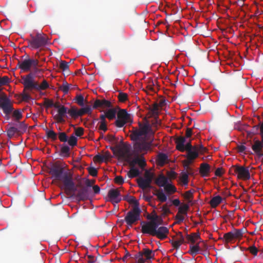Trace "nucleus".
<instances>
[{
    "instance_id": "0eeeda50",
    "label": "nucleus",
    "mask_w": 263,
    "mask_h": 263,
    "mask_svg": "<svg viewBox=\"0 0 263 263\" xmlns=\"http://www.w3.org/2000/svg\"><path fill=\"white\" fill-rule=\"evenodd\" d=\"M141 213V210L139 207L133 208L127 212L124 218L125 221L128 226H132L135 222L140 220Z\"/></svg>"
},
{
    "instance_id": "9b49d317",
    "label": "nucleus",
    "mask_w": 263,
    "mask_h": 263,
    "mask_svg": "<svg viewBox=\"0 0 263 263\" xmlns=\"http://www.w3.org/2000/svg\"><path fill=\"white\" fill-rule=\"evenodd\" d=\"M76 197L79 201L88 199L89 198L88 189L85 186H82L81 189L78 191Z\"/></svg>"
},
{
    "instance_id": "6e6d98bb",
    "label": "nucleus",
    "mask_w": 263,
    "mask_h": 263,
    "mask_svg": "<svg viewBox=\"0 0 263 263\" xmlns=\"http://www.w3.org/2000/svg\"><path fill=\"white\" fill-rule=\"evenodd\" d=\"M118 98L120 102H124L125 101L127 100L128 95L126 93L120 92L118 95Z\"/></svg>"
},
{
    "instance_id": "393cba45",
    "label": "nucleus",
    "mask_w": 263,
    "mask_h": 263,
    "mask_svg": "<svg viewBox=\"0 0 263 263\" xmlns=\"http://www.w3.org/2000/svg\"><path fill=\"white\" fill-rule=\"evenodd\" d=\"M199 243L200 241L196 243L195 245H193V244L191 245L188 253L192 256H195L198 254L200 251Z\"/></svg>"
},
{
    "instance_id": "e2e57ef3",
    "label": "nucleus",
    "mask_w": 263,
    "mask_h": 263,
    "mask_svg": "<svg viewBox=\"0 0 263 263\" xmlns=\"http://www.w3.org/2000/svg\"><path fill=\"white\" fill-rule=\"evenodd\" d=\"M104 156L100 154H98L94 157V160L99 163H102L104 161Z\"/></svg>"
},
{
    "instance_id": "20e7f679",
    "label": "nucleus",
    "mask_w": 263,
    "mask_h": 263,
    "mask_svg": "<svg viewBox=\"0 0 263 263\" xmlns=\"http://www.w3.org/2000/svg\"><path fill=\"white\" fill-rule=\"evenodd\" d=\"M21 78L23 80L22 83L25 89H34L36 91H41L45 90L49 87V84L45 80H44L40 85L37 82H34L32 72H30L26 76H22Z\"/></svg>"
},
{
    "instance_id": "dca6fc26",
    "label": "nucleus",
    "mask_w": 263,
    "mask_h": 263,
    "mask_svg": "<svg viewBox=\"0 0 263 263\" xmlns=\"http://www.w3.org/2000/svg\"><path fill=\"white\" fill-rule=\"evenodd\" d=\"M159 114V105L157 103H155L151 107H149L148 115L149 117L154 118L157 120Z\"/></svg>"
},
{
    "instance_id": "a878e982",
    "label": "nucleus",
    "mask_w": 263,
    "mask_h": 263,
    "mask_svg": "<svg viewBox=\"0 0 263 263\" xmlns=\"http://www.w3.org/2000/svg\"><path fill=\"white\" fill-rule=\"evenodd\" d=\"M70 147L66 144H62L60 149V156L64 157H68L70 156Z\"/></svg>"
},
{
    "instance_id": "c85d7f7f",
    "label": "nucleus",
    "mask_w": 263,
    "mask_h": 263,
    "mask_svg": "<svg viewBox=\"0 0 263 263\" xmlns=\"http://www.w3.org/2000/svg\"><path fill=\"white\" fill-rule=\"evenodd\" d=\"M143 256L145 257L146 260H149L154 257L155 253L152 250L147 249L144 248L142 250Z\"/></svg>"
},
{
    "instance_id": "864d4df0",
    "label": "nucleus",
    "mask_w": 263,
    "mask_h": 263,
    "mask_svg": "<svg viewBox=\"0 0 263 263\" xmlns=\"http://www.w3.org/2000/svg\"><path fill=\"white\" fill-rule=\"evenodd\" d=\"M10 79L7 76H4L0 78V86L5 85L10 82Z\"/></svg>"
},
{
    "instance_id": "4468645a",
    "label": "nucleus",
    "mask_w": 263,
    "mask_h": 263,
    "mask_svg": "<svg viewBox=\"0 0 263 263\" xmlns=\"http://www.w3.org/2000/svg\"><path fill=\"white\" fill-rule=\"evenodd\" d=\"M129 164L130 167H135V165L137 164L142 169H143L146 165L145 160L143 158L139 157L133 159L129 162Z\"/></svg>"
},
{
    "instance_id": "de8ad7c7",
    "label": "nucleus",
    "mask_w": 263,
    "mask_h": 263,
    "mask_svg": "<svg viewBox=\"0 0 263 263\" xmlns=\"http://www.w3.org/2000/svg\"><path fill=\"white\" fill-rule=\"evenodd\" d=\"M68 136L65 132H60L58 134V138L62 142H66L68 140Z\"/></svg>"
},
{
    "instance_id": "338daca9",
    "label": "nucleus",
    "mask_w": 263,
    "mask_h": 263,
    "mask_svg": "<svg viewBox=\"0 0 263 263\" xmlns=\"http://www.w3.org/2000/svg\"><path fill=\"white\" fill-rule=\"evenodd\" d=\"M102 100H96L93 105L92 108L93 109L98 108V107H102Z\"/></svg>"
},
{
    "instance_id": "7ed1b4c3",
    "label": "nucleus",
    "mask_w": 263,
    "mask_h": 263,
    "mask_svg": "<svg viewBox=\"0 0 263 263\" xmlns=\"http://www.w3.org/2000/svg\"><path fill=\"white\" fill-rule=\"evenodd\" d=\"M143 224L141 227V232L143 234H148L157 237L160 240H163L167 237L169 233L168 229L164 226L158 227L156 221H152L146 222H142Z\"/></svg>"
},
{
    "instance_id": "5fc2aeb1",
    "label": "nucleus",
    "mask_w": 263,
    "mask_h": 263,
    "mask_svg": "<svg viewBox=\"0 0 263 263\" xmlns=\"http://www.w3.org/2000/svg\"><path fill=\"white\" fill-rule=\"evenodd\" d=\"M127 122V121L117 118L115 122V125L118 127H122Z\"/></svg>"
},
{
    "instance_id": "4be33fe9",
    "label": "nucleus",
    "mask_w": 263,
    "mask_h": 263,
    "mask_svg": "<svg viewBox=\"0 0 263 263\" xmlns=\"http://www.w3.org/2000/svg\"><path fill=\"white\" fill-rule=\"evenodd\" d=\"M210 171V166L208 163H201L200 167L199 172L203 177L209 176Z\"/></svg>"
},
{
    "instance_id": "603ef678",
    "label": "nucleus",
    "mask_w": 263,
    "mask_h": 263,
    "mask_svg": "<svg viewBox=\"0 0 263 263\" xmlns=\"http://www.w3.org/2000/svg\"><path fill=\"white\" fill-rule=\"evenodd\" d=\"M60 89L64 94H67L69 89V84L67 82L64 83L63 85L60 86Z\"/></svg>"
},
{
    "instance_id": "4c0bfd02",
    "label": "nucleus",
    "mask_w": 263,
    "mask_h": 263,
    "mask_svg": "<svg viewBox=\"0 0 263 263\" xmlns=\"http://www.w3.org/2000/svg\"><path fill=\"white\" fill-rule=\"evenodd\" d=\"M130 204H133L134 205L133 208L139 207V203L138 201L134 196H129L127 199H124Z\"/></svg>"
},
{
    "instance_id": "2eb2a0df",
    "label": "nucleus",
    "mask_w": 263,
    "mask_h": 263,
    "mask_svg": "<svg viewBox=\"0 0 263 263\" xmlns=\"http://www.w3.org/2000/svg\"><path fill=\"white\" fill-rule=\"evenodd\" d=\"M17 66L23 72H28L31 70V64L29 59H25L22 61H19Z\"/></svg>"
},
{
    "instance_id": "6ab92c4d",
    "label": "nucleus",
    "mask_w": 263,
    "mask_h": 263,
    "mask_svg": "<svg viewBox=\"0 0 263 263\" xmlns=\"http://www.w3.org/2000/svg\"><path fill=\"white\" fill-rule=\"evenodd\" d=\"M186 238L187 242H191V245L194 244L196 241L199 240L200 242L201 241L200 236L199 233H192L190 234H186Z\"/></svg>"
},
{
    "instance_id": "f257e3e1",
    "label": "nucleus",
    "mask_w": 263,
    "mask_h": 263,
    "mask_svg": "<svg viewBox=\"0 0 263 263\" xmlns=\"http://www.w3.org/2000/svg\"><path fill=\"white\" fill-rule=\"evenodd\" d=\"M151 129L150 125L147 124H140L139 128H135L130 132V138L134 141V149L138 153H146L152 150V141H148L147 135Z\"/></svg>"
},
{
    "instance_id": "f8f14e48",
    "label": "nucleus",
    "mask_w": 263,
    "mask_h": 263,
    "mask_svg": "<svg viewBox=\"0 0 263 263\" xmlns=\"http://www.w3.org/2000/svg\"><path fill=\"white\" fill-rule=\"evenodd\" d=\"M120 192L118 189H111L108 193V197L112 202L119 203L121 199L119 198Z\"/></svg>"
},
{
    "instance_id": "09e8293b",
    "label": "nucleus",
    "mask_w": 263,
    "mask_h": 263,
    "mask_svg": "<svg viewBox=\"0 0 263 263\" xmlns=\"http://www.w3.org/2000/svg\"><path fill=\"white\" fill-rule=\"evenodd\" d=\"M260 127L261 125L260 123L257 125H254L251 129V133L253 135L259 134V133H260Z\"/></svg>"
},
{
    "instance_id": "423d86ee",
    "label": "nucleus",
    "mask_w": 263,
    "mask_h": 263,
    "mask_svg": "<svg viewBox=\"0 0 263 263\" xmlns=\"http://www.w3.org/2000/svg\"><path fill=\"white\" fill-rule=\"evenodd\" d=\"M0 108L3 110L5 115V118L7 120H9L10 119V114L13 111V107L11 100L5 93L0 96Z\"/></svg>"
},
{
    "instance_id": "bf43d9fd",
    "label": "nucleus",
    "mask_w": 263,
    "mask_h": 263,
    "mask_svg": "<svg viewBox=\"0 0 263 263\" xmlns=\"http://www.w3.org/2000/svg\"><path fill=\"white\" fill-rule=\"evenodd\" d=\"M84 97L81 95H80L76 97L77 103L81 106H84Z\"/></svg>"
},
{
    "instance_id": "cd10ccee",
    "label": "nucleus",
    "mask_w": 263,
    "mask_h": 263,
    "mask_svg": "<svg viewBox=\"0 0 263 263\" xmlns=\"http://www.w3.org/2000/svg\"><path fill=\"white\" fill-rule=\"evenodd\" d=\"M10 126L7 129V136L9 138H12L15 134L18 135V130L16 129V126L10 125Z\"/></svg>"
},
{
    "instance_id": "9d476101",
    "label": "nucleus",
    "mask_w": 263,
    "mask_h": 263,
    "mask_svg": "<svg viewBox=\"0 0 263 263\" xmlns=\"http://www.w3.org/2000/svg\"><path fill=\"white\" fill-rule=\"evenodd\" d=\"M9 125H13L16 126L17 130H18V136H21L26 132L28 125L24 121H17L14 123H9Z\"/></svg>"
},
{
    "instance_id": "7c9ffc66",
    "label": "nucleus",
    "mask_w": 263,
    "mask_h": 263,
    "mask_svg": "<svg viewBox=\"0 0 263 263\" xmlns=\"http://www.w3.org/2000/svg\"><path fill=\"white\" fill-rule=\"evenodd\" d=\"M164 191L168 195H171L177 192L176 187L173 184L168 183L164 186Z\"/></svg>"
},
{
    "instance_id": "c9c22d12",
    "label": "nucleus",
    "mask_w": 263,
    "mask_h": 263,
    "mask_svg": "<svg viewBox=\"0 0 263 263\" xmlns=\"http://www.w3.org/2000/svg\"><path fill=\"white\" fill-rule=\"evenodd\" d=\"M47 137L52 141H55L57 139L58 134L53 130H49L47 128L45 130Z\"/></svg>"
},
{
    "instance_id": "f3484780",
    "label": "nucleus",
    "mask_w": 263,
    "mask_h": 263,
    "mask_svg": "<svg viewBox=\"0 0 263 263\" xmlns=\"http://www.w3.org/2000/svg\"><path fill=\"white\" fill-rule=\"evenodd\" d=\"M185 137L180 136L178 137L175 141L176 149L181 152H184L185 148L184 147V145L185 144Z\"/></svg>"
},
{
    "instance_id": "e433bc0d",
    "label": "nucleus",
    "mask_w": 263,
    "mask_h": 263,
    "mask_svg": "<svg viewBox=\"0 0 263 263\" xmlns=\"http://www.w3.org/2000/svg\"><path fill=\"white\" fill-rule=\"evenodd\" d=\"M91 108L89 105H86V106L81 108L80 110H79V115L80 116H82L85 114L90 115L91 114Z\"/></svg>"
},
{
    "instance_id": "bb28decb",
    "label": "nucleus",
    "mask_w": 263,
    "mask_h": 263,
    "mask_svg": "<svg viewBox=\"0 0 263 263\" xmlns=\"http://www.w3.org/2000/svg\"><path fill=\"white\" fill-rule=\"evenodd\" d=\"M12 115V118L15 122L19 121L23 117V114L21 109H13L12 112L11 114Z\"/></svg>"
},
{
    "instance_id": "680f3d73",
    "label": "nucleus",
    "mask_w": 263,
    "mask_h": 263,
    "mask_svg": "<svg viewBox=\"0 0 263 263\" xmlns=\"http://www.w3.org/2000/svg\"><path fill=\"white\" fill-rule=\"evenodd\" d=\"M74 134L78 137H81L84 134V129L82 127L75 128Z\"/></svg>"
},
{
    "instance_id": "69168bd1",
    "label": "nucleus",
    "mask_w": 263,
    "mask_h": 263,
    "mask_svg": "<svg viewBox=\"0 0 263 263\" xmlns=\"http://www.w3.org/2000/svg\"><path fill=\"white\" fill-rule=\"evenodd\" d=\"M250 252L254 256H256L258 252V249L254 246H251L248 248Z\"/></svg>"
},
{
    "instance_id": "aec40b11",
    "label": "nucleus",
    "mask_w": 263,
    "mask_h": 263,
    "mask_svg": "<svg viewBox=\"0 0 263 263\" xmlns=\"http://www.w3.org/2000/svg\"><path fill=\"white\" fill-rule=\"evenodd\" d=\"M117 109L116 108H111L106 110L104 114H102L106 118L112 120L116 118Z\"/></svg>"
},
{
    "instance_id": "49530a36",
    "label": "nucleus",
    "mask_w": 263,
    "mask_h": 263,
    "mask_svg": "<svg viewBox=\"0 0 263 263\" xmlns=\"http://www.w3.org/2000/svg\"><path fill=\"white\" fill-rule=\"evenodd\" d=\"M189 176L186 173H182L180 177V180L184 185H187L189 182Z\"/></svg>"
},
{
    "instance_id": "473e14b6",
    "label": "nucleus",
    "mask_w": 263,
    "mask_h": 263,
    "mask_svg": "<svg viewBox=\"0 0 263 263\" xmlns=\"http://www.w3.org/2000/svg\"><path fill=\"white\" fill-rule=\"evenodd\" d=\"M100 125L99 126V129L103 130L105 132L107 130L106 118L103 115L101 114L100 116Z\"/></svg>"
},
{
    "instance_id": "a19ab883",
    "label": "nucleus",
    "mask_w": 263,
    "mask_h": 263,
    "mask_svg": "<svg viewBox=\"0 0 263 263\" xmlns=\"http://www.w3.org/2000/svg\"><path fill=\"white\" fill-rule=\"evenodd\" d=\"M223 238L227 242H231L235 239L232 231L224 234L223 235Z\"/></svg>"
},
{
    "instance_id": "39448f33",
    "label": "nucleus",
    "mask_w": 263,
    "mask_h": 263,
    "mask_svg": "<svg viewBox=\"0 0 263 263\" xmlns=\"http://www.w3.org/2000/svg\"><path fill=\"white\" fill-rule=\"evenodd\" d=\"M31 39L28 40V46L33 49L45 46L48 43V38L44 33L37 32L35 35L30 34Z\"/></svg>"
},
{
    "instance_id": "13d9d810",
    "label": "nucleus",
    "mask_w": 263,
    "mask_h": 263,
    "mask_svg": "<svg viewBox=\"0 0 263 263\" xmlns=\"http://www.w3.org/2000/svg\"><path fill=\"white\" fill-rule=\"evenodd\" d=\"M162 211V215L166 216L168 214H170L171 213L170 209L168 208L167 205L164 204L161 207Z\"/></svg>"
},
{
    "instance_id": "6e6552de",
    "label": "nucleus",
    "mask_w": 263,
    "mask_h": 263,
    "mask_svg": "<svg viewBox=\"0 0 263 263\" xmlns=\"http://www.w3.org/2000/svg\"><path fill=\"white\" fill-rule=\"evenodd\" d=\"M234 173L237 174L239 179L248 180L250 178V174L248 168L242 166H234Z\"/></svg>"
},
{
    "instance_id": "412c9836",
    "label": "nucleus",
    "mask_w": 263,
    "mask_h": 263,
    "mask_svg": "<svg viewBox=\"0 0 263 263\" xmlns=\"http://www.w3.org/2000/svg\"><path fill=\"white\" fill-rule=\"evenodd\" d=\"M137 182L138 186L143 190L152 187L150 181L148 179L145 180L144 178L141 177L138 179Z\"/></svg>"
},
{
    "instance_id": "f03ea898",
    "label": "nucleus",
    "mask_w": 263,
    "mask_h": 263,
    "mask_svg": "<svg viewBox=\"0 0 263 263\" xmlns=\"http://www.w3.org/2000/svg\"><path fill=\"white\" fill-rule=\"evenodd\" d=\"M49 173L54 180L63 183L64 189L67 195L77 191V186L73 181L72 175L67 171H65L63 167L54 165L50 168Z\"/></svg>"
},
{
    "instance_id": "79ce46f5",
    "label": "nucleus",
    "mask_w": 263,
    "mask_h": 263,
    "mask_svg": "<svg viewBox=\"0 0 263 263\" xmlns=\"http://www.w3.org/2000/svg\"><path fill=\"white\" fill-rule=\"evenodd\" d=\"M184 243H185L184 238H182V237H181L180 240H176L172 242V246L174 249L178 250L180 246Z\"/></svg>"
},
{
    "instance_id": "c03bdc74",
    "label": "nucleus",
    "mask_w": 263,
    "mask_h": 263,
    "mask_svg": "<svg viewBox=\"0 0 263 263\" xmlns=\"http://www.w3.org/2000/svg\"><path fill=\"white\" fill-rule=\"evenodd\" d=\"M232 232L234 234L235 238L238 239L242 236L244 231L243 229H234L233 231H232Z\"/></svg>"
},
{
    "instance_id": "b1692460",
    "label": "nucleus",
    "mask_w": 263,
    "mask_h": 263,
    "mask_svg": "<svg viewBox=\"0 0 263 263\" xmlns=\"http://www.w3.org/2000/svg\"><path fill=\"white\" fill-rule=\"evenodd\" d=\"M117 118L128 122L130 119V115L127 113L125 109H120L117 113Z\"/></svg>"
},
{
    "instance_id": "4d7b16f0",
    "label": "nucleus",
    "mask_w": 263,
    "mask_h": 263,
    "mask_svg": "<svg viewBox=\"0 0 263 263\" xmlns=\"http://www.w3.org/2000/svg\"><path fill=\"white\" fill-rule=\"evenodd\" d=\"M184 219V217L182 216L180 213H177V214L175 216V220H176V221L175 222V224H179L181 222H183Z\"/></svg>"
},
{
    "instance_id": "3c124183",
    "label": "nucleus",
    "mask_w": 263,
    "mask_h": 263,
    "mask_svg": "<svg viewBox=\"0 0 263 263\" xmlns=\"http://www.w3.org/2000/svg\"><path fill=\"white\" fill-rule=\"evenodd\" d=\"M194 146L196 148V151L198 152V154H204L208 151L207 148L204 147L202 145H197Z\"/></svg>"
},
{
    "instance_id": "ddd939ff",
    "label": "nucleus",
    "mask_w": 263,
    "mask_h": 263,
    "mask_svg": "<svg viewBox=\"0 0 263 263\" xmlns=\"http://www.w3.org/2000/svg\"><path fill=\"white\" fill-rule=\"evenodd\" d=\"M263 148V143L261 141L257 140L254 141L252 146V148L255 154L259 156H262V149Z\"/></svg>"
},
{
    "instance_id": "72a5a7b5",
    "label": "nucleus",
    "mask_w": 263,
    "mask_h": 263,
    "mask_svg": "<svg viewBox=\"0 0 263 263\" xmlns=\"http://www.w3.org/2000/svg\"><path fill=\"white\" fill-rule=\"evenodd\" d=\"M167 159V156L164 153H160L158 155L157 162L160 165H163Z\"/></svg>"
},
{
    "instance_id": "f704fd0d",
    "label": "nucleus",
    "mask_w": 263,
    "mask_h": 263,
    "mask_svg": "<svg viewBox=\"0 0 263 263\" xmlns=\"http://www.w3.org/2000/svg\"><path fill=\"white\" fill-rule=\"evenodd\" d=\"M68 114L73 119H76L80 117L79 110L75 107H71L68 110Z\"/></svg>"
},
{
    "instance_id": "37998d69",
    "label": "nucleus",
    "mask_w": 263,
    "mask_h": 263,
    "mask_svg": "<svg viewBox=\"0 0 263 263\" xmlns=\"http://www.w3.org/2000/svg\"><path fill=\"white\" fill-rule=\"evenodd\" d=\"M32 89H25L24 87V90L22 93L21 95L22 100L24 101H28L31 99V97L28 93L26 92L27 90L31 91Z\"/></svg>"
},
{
    "instance_id": "ea45409f",
    "label": "nucleus",
    "mask_w": 263,
    "mask_h": 263,
    "mask_svg": "<svg viewBox=\"0 0 263 263\" xmlns=\"http://www.w3.org/2000/svg\"><path fill=\"white\" fill-rule=\"evenodd\" d=\"M155 195L157 197L159 200H160L161 202H165L167 200V196L162 192V191H158L157 193L155 194Z\"/></svg>"
},
{
    "instance_id": "a211bd4d",
    "label": "nucleus",
    "mask_w": 263,
    "mask_h": 263,
    "mask_svg": "<svg viewBox=\"0 0 263 263\" xmlns=\"http://www.w3.org/2000/svg\"><path fill=\"white\" fill-rule=\"evenodd\" d=\"M196 148L194 146L193 149L187 152V163H191L193 161L198 157Z\"/></svg>"
},
{
    "instance_id": "58836bf2",
    "label": "nucleus",
    "mask_w": 263,
    "mask_h": 263,
    "mask_svg": "<svg viewBox=\"0 0 263 263\" xmlns=\"http://www.w3.org/2000/svg\"><path fill=\"white\" fill-rule=\"evenodd\" d=\"M77 138L73 135H71L69 138H68L67 142L69 146L74 147L77 145Z\"/></svg>"
},
{
    "instance_id": "774afa93",
    "label": "nucleus",
    "mask_w": 263,
    "mask_h": 263,
    "mask_svg": "<svg viewBox=\"0 0 263 263\" xmlns=\"http://www.w3.org/2000/svg\"><path fill=\"white\" fill-rule=\"evenodd\" d=\"M115 182L118 184H122L124 182V180L122 176H117L115 178Z\"/></svg>"
},
{
    "instance_id": "a18cd8bd",
    "label": "nucleus",
    "mask_w": 263,
    "mask_h": 263,
    "mask_svg": "<svg viewBox=\"0 0 263 263\" xmlns=\"http://www.w3.org/2000/svg\"><path fill=\"white\" fill-rule=\"evenodd\" d=\"M189 209V206L187 204H184L178 209V213L181 214L187 215V212Z\"/></svg>"
},
{
    "instance_id": "052dcab7",
    "label": "nucleus",
    "mask_w": 263,
    "mask_h": 263,
    "mask_svg": "<svg viewBox=\"0 0 263 263\" xmlns=\"http://www.w3.org/2000/svg\"><path fill=\"white\" fill-rule=\"evenodd\" d=\"M102 104L103 108H110L112 107V104L111 102L108 100L103 99L102 100Z\"/></svg>"
},
{
    "instance_id": "0e129e2a",
    "label": "nucleus",
    "mask_w": 263,
    "mask_h": 263,
    "mask_svg": "<svg viewBox=\"0 0 263 263\" xmlns=\"http://www.w3.org/2000/svg\"><path fill=\"white\" fill-rule=\"evenodd\" d=\"M89 173L90 175L93 177H96L97 175L98 171L97 170L93 167H90L88 168Z\"/></svg>"
},
{
    "instance_id": "c756f323",
    "label": "nucleus",
    "mask_w": 263,
    "mask_h": 263,
    "mask_svg": "<svg viewBox=\"0 0 263 263\" xmlns=\"http://www.w3.org/2000/svg\"><path fill=\"white\" fill-rule=\"evenodd\" d=\"M222 200L221 197L218 195L211 199L210 201V204L212 208H215L222 202Z\"/></svg>"
},
{
    "instance_id": "1a4fd4ad",
    "label": "nucleus",
    "mask_w": 263,
    "mask_h": 263,
    "mask_svg": "<svg viewBox=\"0 0 263 263\" xmlns=\"http://www.w3.org/2000/svg\"><path fill=\"white\" fill-rule=\"evenodd\" d=\"M58 114L54 116V119L58 123H64L65 120L64 117H67L66 114H68L67 108L65 106L61 107L58 109Z\"/></svg>"
},
{
    "instance_id": "5701e85b",
    "label": "nucleus",
    "mask_w": 263,
    "mask_h": 263,
    "mask_svg": "<svg viewBox=\"0 0 263 263\" xmlns=\"http://www.w3.org/2000/svg\"><path fill=\"white\" fill-rule=\"evenodd\" d=\"M168 183V179L161 174L156 180V183L160 187H164Z\"/></svg>"
},
{
    "instance_id": "2f4dec72",
    "label": "nucleus",
    "mask_w": 263,
    "mask_h": 263,
    "mask_svg": "<svg viewBox=\"0 0 263 263\" xmlns=\"http://www.w3.org/2000/svg\"><path fill=\"white\" fill-rule=\"evenodd\" d=\"M140 172L139 170L135 167H130V170L127 173L129 178H133L139 176Z\"/></svg>"
},
{
    "instance_id": "8fccbe9b",
    "label": "nucleus",
    "mask_w": 263,
    "mask_h": 263,
    "mask_svg": "<svg viewBox=\"0 0 263 263\" xmlns=\"http://www.w3.org/2000/svg\"><path fill=\"white\" fill-rule=\"evenodd\" d=\"M59 67L63 71H66L69 68L68 63L65 61H61L60 63Z\"/></svg>"
}]
</instances>
